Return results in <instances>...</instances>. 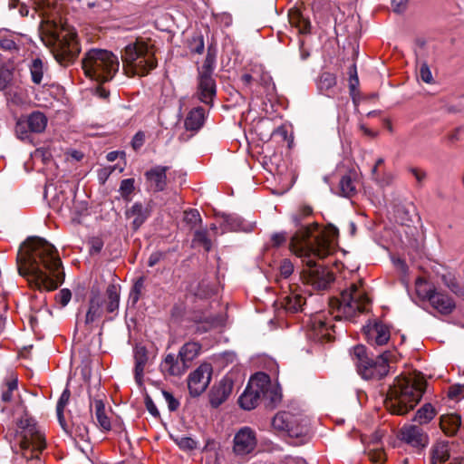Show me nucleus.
<instances>
[{"label":"nucleus","instance_id":"18","mask_svg":"<svg viewBox=\"0 0 464 464\" xmlns=\"http://www.w3.org/2000/svg\"><path fill=\"white\" fill-rule=\"evenodd\" d=\"M217 85L212 75L198 74V83L197 95L198 100L207 104L212 105L213 99L216 96Z\"/></svg>","mask_w":464,"mask_h":464},{"label":"nucleus","instance_id":"61","mask_svg":"<svg viewBox=\"0 0 464 464\" xmlns=\"http://www.w3.org/2000/svg\"><path fill=\"white\" fill-rule=\"evenodd\" d=\"M144 368V361H138V362H135L134 374L137 382H140L143 376Z\"/></svg>","mask_w":464,"mask_h":464},{"label":"nucleus","instance_id":"23","mask_svg":"<svg viewBox=\"0 0 464 464\" xmlns=\"http://www.w3.org/2000/svg\"><path fill=\"white\" fill-rule=\"evenodd\" d=\"M390 337V328L382 323L374 324L367 331L368 341L372 344L383 345L387 343Z\"/></svg>","mask_w":464,"mask_h":464},{"label":"nucleus","instance_id":"27","mask_svg":"<svg viewBox=\"0 0 464 464\" xmlns=\"http://www.w3.org/2000/svg\"><path fill=\"white\" fill-rule=\"evenodd\" d=\"M288 20L291 26L295 27L299 34H306L310 33V20L304 16L300 9L291 8L288 12Z\"/></svg>","mask_w":464,"mask_h":464},{"label":"nucleus","instance_id":"15","mask_svg":"<svg viewBox=\"0 0 464 464\" xmlns=\"http://www.w3.org/2000/svg\"><path fill=\"white\" fill-rule=\"evenodd\" d=\"M256 446V432L249 427L241 428L234 437L233 450L236 455H247Z\"/></svg>","mask_w":464,"mask_h":464},{"label":"nucleus","instance_id":"37","mask_svg":"<svg viewBox=\"0 0 464 464\" xmlns=\"http://www.w3.org/2000/svg\"><path fill=\"white\" fill-rule=\"evenodd\" d=\"M436 415V411L430 403L424 404L416 412L414 420L420 424H425L430 422Z\"/></svg>","mask_w":464,"mask_h":464},{"label":"nucleus","instance_id":"22","mask_svg":"<svg viewBox=\"0 0 464 464\" xmlns=\"http://www.w3.org/2000/svg\"><path fill=\"white\" fill-rule=\"evenodd\" d=\"M429 302L436 311L444 315L451 314L456 307L454 300L449 295L440 291L433 293Z\"/></svg>","mask_w":464,"mask_h":464},{"label":"nucleus","instance_id":"44","mask_svg":"<svg viewBox=\"0 0 464 464\" xmlns=\"http://www.w3.org/2000/svg\"><path fill=\"white\" fill-rule=\"evenodd\" d=\"M70 396H71L70 391L68 389H65L58 400V402L56 405V411H57V417L60 421H62V420L63 419V410L69 402Z\"/></svg>","mask_w":464,"mask_h":464},{"label":"nucleus","instance_id":"64","mask_svg":"<svg viewBox=\"0 0 464 464\" xmlns=\"http://www.w3.org/2000/svg\"><path fill=\"white\" fill-rule=\"evenodd\" d=\"M162 256H163V255H162V253H160V252H155V253H152V254L150 256L149 259H148V266H149L150 267H152V266H154L155 265H157V264L160 261V259L162 258Z\"/></svg>","mask_w":464,"mask_h":464},{"label":"nucleus","instance_id":"34","mask_svg":"<svg viewBox=\"0 0 464 464\" xmlns=\"http://www.w3.org/2000/svg\"><path fill=\"white\" fill-rule=\"evenodd\" d=\"M29 71L32 82L34 84H41L44 72V64L42 59L38 57L33 59L31 63L29 64Z\"/></svg>","mask_w":464,"mask_h":464},{"label":"nucleus","instance_id":"20","mask_svg":"<svg viewBox=\"0 0 464 464\" xmlns=\"http://www.w3.org/2000/svg\"><path fill=\"white\" fill-rule=\"evenodd\" d=\"M169 167L155 166L145 172L147 185L154 192L163 191L167 187V171Z\"/></svg>","mask_w":464,"mask_h":464},{"label":"nucleus","instance_id":"3","mask_svg":"<svg viewBox=\"0 0 464 464\" xmlns=\"http://www.w3.org/2000/svg\"><path fill=\"white\" fill-rule=\"evenodd\" d=\"M371 304L364 283L362 279L351 283L342 291L340 297L329 300L328 313L321 311L314 314L309 321L307 336L314 342L324 343L334 339L333 321H353L367 311Z\"/></svg>","mask_w":464,"mask_h":464},{"label":"nucleus","instance_id":"11","mask_svg":"<svg viewBox=\"0 0 464 464\" xmlns=\"http://www.w3.org/2000/svg\"><path fill=\"white\" fill-rule=\"evenodd\" d=\"M272 427L292 438H304L309 433V420L302 413L280 411L272 420Z\"/></svg>","mask_w":464,"mask_h":464},{"label":"nucleus","instance_id":"35","mask_svg":"<svg viewBox=\"0 0 464 464\" xmlns=\"http://www.w3.org/2000/svg\"><path fill=\"white\" fill-rule=\"evenodd\" d=\"M5 98L8 103L20 106L25 103L26 96L19 87H11L5 92Z\"/></svg>","mask_w":464,"mask_h":464},{"label":"nucleus","instance_id":"25","mask_svg":"<svg viewBox=\"0 0 464 464\" xmlns=\"http://www.w3.org/2000/svg\"><path fill=\"white\" fill-rule=\"evenodd\" d=\"M103 313V300L98 294H92L85 314L84 323L90 325L99 320Z\"/></svg>","mask_w":464,"mask_h":464},{"label":"nucleus","instance_id":"46","mask_svg":"<svg viewBox=\"0 0 464 464\" xmlns=\"http://www.w3.org/2000/svg\"><path fill=\"white\" fill-rule=\"evenodd\" d=\"M448 396L451 400L459 401L464 398V384H454L449 387Z\"/></svg>","mask_w":464,"mask_h":464},{"label":"nucleus","instance_id":"38","mask_svg":"<svg viewBox=\"0 0 464 464\" xmlns=\"http://www.w3.org/2000/svg\"><path fill=\"white\" fill-rule=\"evenodd\" d=\"M17 390V378L14 374L9 375L2 388V401L8 402L13 397V392Z\"/></svg>","mask_w":464,"mask_h":464},{"label":"nucleus","instance_id":"41","mask_svg":"<svg viewBox=\"0 0 464 464\" xmlns=\"http://www.w3.org/2000/svg\"><path fill=\"white\" fill-rule=\"evenodd\" d=\"M184 221L193 229L201 224L202 219L198 209L190 208L184 212Z\"/></svg>","mask_w":464,"mask_h":464},{"label":"nucleus","instance_id":"28","mask_svg":"<svg viewBox=\"0 0 464 464\" xmlns=\"http://www.w3.org/2000/svg\"><path fill=\"white\" fill-rule=\"evenodd\" d=\"M462 425L461 417L456 413L445 414L440 417V426L447 436H454Z\"/></svg>","mask_w":464,"mask_h":464},{"label":"nucleus","instance_id":"52","mask_svg":"<svg viewBox=\"0 0 464 464\" xmlns=\"http://www.w3.org/2000/svg\"><path fill=\"white\" fill-rule=\"evenodd\" d=\"M145 278L143 276L139 277L131 289L130 296L134 301H137L140 298V295L144 287Z\"/></svg>","mask_w":464,"mask_h":464},{"label":"nucleus","instance_id":"39","mask_svg":"<svg viewBox=\"0 0 464 464\" xmlns=\"http://www.w3.org/2000/svg\"><path fill=\"white\" fill-rule=\"evenodd\" d=\"M415 289L417 295L422 299H428L430 301V296L436 292L429 283L421 276H419L415 280Z\"/></svg>","mask_w":464,"mask_h":464},{"label":"nucleus","instance_id":"9","mask_svg":"<svg viewBox=\"0 0 464 464\" xmlns=\"http://www.w3.org/2000/svg\"><path fill=\"white\" fill-rule=\"evenodd\" d=\"M262 398L276 403L280 400V394L272 387L268 374L256 372L250 378L247 387L238 399V403L242 409L250 411L258 405Z\"/></svg>","mask_w":464,"mask_h":464},{"label":"nucleus","instance_id":"12","mask_svg":"<svg viewBox=\"0 0 464 464\" xmlns=\"http://www.w3.org/2000/svg\"><path fill=\"white\" fill-rule=\"evenodd\" d=\"M47 117L41 111H33L26 117L18 119L15 124V132L20 140H25L30 132L41 133L47 126Z\"/></svg>","mask_w":464,"mask_h":464},{"label":"nucleus","instance_id":"21","mask_svg":"<svg viewBox=\"0 0 464 464\" xmlns=\"http://www.w3.org/2000/svg\"><path fill=\"white\" fill-rule=\"evenodd\" d=\"M160 369L162 372L169 375L180 376L188 369V366L179 356V354L175 355L173 353H169L160 363Z\"/></svg>","mask_w":464,"mask_h":464},{"label":"nucleus","instance_id":"63","mask_svg":"<svg viewBox=\"0 0 464 464\" xmlns=\"http://www.w3.org/2000/svg\"><path fill=\"white\" fill-rule=\"evenodd\" d=\"M321 83L329 88L336 83V80L332 74L325 73L321 77Z\"/></svg>","mask_w":464,"mask_h":464},{"label":"nucleus","instance_id":"50","mask_svg":"<svg viewBox=\"0 0 464 464\" xmlns=\"http://www.w3.org/2000/svg\"><path fill=\"white\" fill-rule=\"evenodd\" d=\"M72 298V293L69 289L63 288L59 291V293L55 295V300L58 304H61L62 307H64L68 304Z\"/></svg>","mask_w":464,"mask_h":464},{"label":"nucleus","instance_id":"58","mask_svg":"<svg viewBox=\"0 0 464 464\" xmlns=\"http://www.w3.org/2000/svg\"><path fill=\"white\" fill-rule=\"evenodd\" d=\"M408 0H392L393 12L397 14L403 13L406 9Z\"/></svg>","mask_w":464,"mask_h":464},{"label":"nucleus","instance_id":"47","mask_svg":"<svg viewBox=\"0 0 464 464\" xmlns=\"http://www.w3.org/2000/svg\"><path fill=\"white\" fill-rule=\"evenodd\" d=\"M294 272V265L289 259H284L279 266V274L282 278H288Z\"/></svg>","mask_w":464,"mask_h":464},{"label":"nucleus","instance_id":"56","mask_svg":"<svg viewBox=\"0 0 464 464\" xmlns=\"http://www.w3.org/2000/svg\"><path fill=\"white\" fill-rule=\"evenodd\" d=\"M163 396L168 403V407L170 411H175L179 407V402L174 398V396L169 392H163Z\"/></svg>","mask_w":464,"mask_h":464},{"label":"nucleus","instance_id":"10","mask_svg":"<svg viewBox=\"0 0 464 464\" xmlns=\"http://www.w3.org/2000/svg\"><path fill=\"white\" fill-rule=\"evenodd\" d=\"M50 34L55 44L53 51L55 60L61 65L68 66L76 59L80 52L76 33L63 27L58 28L54 24Z\"/></svg>","mask_w":464,"mask_h":464},{"label":"nucleus","instance_id":"55","mask_svg":"<svg viewBox=\"0 0 464 464\" xmlns=\"http://www.w3.org/2000/svg\"><path fill=\"white\" fill-rule=\"evenodd\" d=\"M0 48L5 51H18L16 43L9 37H5L0 40Z\"/></svg>","mask_w":464,"mask_h":464},{"label":"nucleus","instance_id":"17","mask_svg":"<svg viewBox=\"0 0 464 464\" xmlns=\"http://www.w3.org/2000/svg\"><path fill=\"white\" fill-rule=\"evenodd\" d=\"M151 209L149 204L144 205L141 202H135L125 211L127 219L131 220L130 226L134 231H137L150 218Z\"/></svg>","mask_w":464,"mask_h":464},{"label":"nucleus","instance_id":"31","mask_svg":"<svg viewBox=\"0 0 464 464\" xmlns=\"http://www.w3.org/2000/svg\"><path fill=\"white\" fill-rule=\"evenodd\" d=\"M94 404V413L97 420V425L103 430L109 431L111 429V423L110 418L106 414L105 404L101 399H95L93 401Z\"/></svg>","mask_w":464,"mask_h":464},{"label":"nucleus","instance_id":"45","mask_svg":"<svg viewBox=\"0 0 464 464\" xmlns=\"http://www.w3.org/2000/svg\"><path fill=\"white\" fill-rule=\"evenodd\" d=\"M13 81V72L5 66L0 67V91L7 89Z\"/></svg>","mask_w":464,"mask_h":464},{"label":"nucleus","instance_id":"1","mask_svg":"<svg viewBox=\"0 0 464 464\" xmlns=\"http://www.w3.org/2000/svg\"><path fill=\"white\" fill-rule=\"evenodd\" d=\"M338 229L329 226L320 229L317 223L300 227L291 237L289 249L306 265L304 279L316 290H325L334 276L328 268L317 266L315 258H324L335 251Z\"/></svg>","mask_w":464,"mask_h":464},{"label":"nucleus","instance_id":"2","mask_svg":"<svg viewBox=\"0 0 464 464\" xmlns=\"http://www.w3.org/2000/svg\"><path fill=\"white\" fill-rule=\"evenodd\" d=\"M17 270L33 289L53 291L63 283L62 261L53 245L38 237H28L16 256Z\"/></svg>","mask_w":464,"mask_h":464},{"label":"nucleus","instance_id":"62","mask_svg":"<svg viewBox=\"0 0 464 464\" xmlns=\"http://www.w3.org/2000/svg\"><path fill=\"white\" fill-rule=\"evenodd\" d=\"M409 170L415 177L416 180L419 183L422 182L425 179V178H426L425 171H423V170H421L420 169L411 168Z\"/></svg>","mask_w":464,"mask_h":464},{"label":"nucleus","instance_id":"7","mask_svg":"<svg viewBox=\"0 0 464 464\" xmlns=\"http://www.w3.org/2000/svg\"><path fill=\"white\" fill-rule=\"evenodd\" d=\"M85 75L98 83L111 81L119 71L120 62L111 52L104 49H91L82 58Z\"/></svg>","mask_w":464,"mask_h":464},{"label":"nucleus","instance_id":"33","mask_svg":"<svg viewBox=\"0 0 464 464\" xmlns=\"http://www.w3.org/2000/svg\"><path fill=\"white\" fill-rule=\"evenodd\" d=\"M120 285L111 284L106 289V311L114 313L119 308L120 304Z\"/></svg>","mask_w":464,"mask_h":464},{"label":"nucleus","instance_id":"40","mask_svg":"<svg viewBox=\"0 0 464 464\" xmlns=\"http://www.w3.org/2000/svg\"><path fill=\"white\" fill-rule=\"evenodd\" d=\"M134 184L135 180L132 178L122 179L121 182L119 192L126 202L131 200V195L135 190Z\"/></svg>","mask_w":464,"mask_h":464},{"label":"nucleus","instance_id":"60","mask_svg":"<svg viewBox=\"0 0 464 464\" xmlns=\"http://www.w3.org/2000/svg\"><path fill=\"white\" fill-rule=\"evenodd\" d=\"M145 140V134L142 131L137 132L132 140V147L134 150L140 149Z\"/></svg>","mask_w":464,"mask_h":464},{"label":"nucleus","instance_id":"5","mask_svg":"<svg viewBox=\"0 0 464 464\" xmlns=\"http://www.w3.org/2000/svg\"><path fill=\"white\" fill-rule=\"evenodd\" d=\"M426 386L427 382L420 372L397 378L385 400L387 410L392 414H406L420 401Z\"/></svg>","mask_w":464,"mask_h":464},{"label":"nucleus","instance_id":"51","mask_svg":"<svg viewBox=\"0 0 464 464\" xmlns=\"http://www.w3.org/2000/svg\"><path fill=\"white\" fill-rule=\"evenodd\" d=\"M214 62V56L208 53L198 74L212 75Z\"/></svg>","mask_w":464,"mask_h":464},{"label":"nucleus","instance_id":"49","mask_svg":"<svg viewBox=\"0 0 464 464\" xmlns=\"http://www.w3.org/2000/svg\"><path fill=\"white\" fill-rule=\"evenodd\" d=\"M419 74L420 79L426 83H432L433 77L429 65L426 63L420 64L419 69Z\"/></svg>","mask_w":464,"mask_h":464},{"label":"nucleus","instance_id":"42","mask_svg":"<svg viewBox=\"0 0 464 464\" xmlns=\"http://www.w3.org/2000/svg\"><path fill=\"white\" fill-rule=\"evenodd\" d=\"M368 456L370 460L375 464H383L386 460V454L382 447L373 446L369 448Z\"/></svg>","mask_w":464,"mask_h":464},{"label":"nucleus","instance_id":"54","mask_svg":"<svg viewBox=\"0 0 464 464\" xmlns=\"http://www.w3.org/2000/svg\"><path fill=\"white\" fill-rule=\"evenodd\" d=\"M443 283L455 294H459L460 292V287L457 282V280L451 276H442Z\"/></svg>","mask_w":464,"mask_h":464},{"label":"nucleus","instance_id":"24","mask_svg":"<svg viewBox=\"0 0 464 464\" xmlns=\"http://www.w3.org/2000/svg\"><path fill=\"white\" fill-rule=\"evenodd\" d=\"M232 392V383L227 380H221L218 385L214 386L210 392L209 401L213 407H218L230 395Z\"/></svg>","mask_w":464,"mask_h":464},{"label":"nucleus","instance_id":"59","mask_svg":"<svg viewBox=\"0 0 464 464\" xmlns=\"http://www.w3.org/2000/svg\"><path fill=\"white\" fill-rule=\"evenodd\" d=\"M359 84V79H358V76H357V72H356V66L355 65H353L351 68H350V89L351 91H354L355 88L358 86Z\"/></svg>","mask_w":464,"mask_h":464},{"label":"nucleus","instance_id":"57","mask_svg":"<svg viewBox=\"0 0 464 464\" xmlns=\"http://www.w3.org/2000/svg\"><path fill=\"white\" fill-rule=\"evenodd\" d=\"M90 253L98 254L103 247V241L100 237H92L90 241Z\"/></svg>","mask_w":464,"mask_h":464},{"label":"nucleus","instance_id":"26","mask_svg":"<svg viewBox=\"0 0 464 464\" xmlns=\"http://www.w3.org/2000/svg\"><path fill=\"white\" fill-rule=\"evenodd\" d=\"M288 20L291 26L295 27L299 34H306L310 33V20L304 16L300 9L291 8L288 12Z\"/></svg>","mask_w":464,"mask_h":464},{"label":"nucleus","instance_id":"14","mask_svg":"<svg viewBox=\"0 0 464 464\" xmlns=\"http://www.w3.org/2000/svg\"><path fill=\"white\" fill-rule=\"evenodd\" d=\"M279 303L289 313H297L304 310L305 297L300 286L288 285V290L284 291L279 297Z\"/></svg>","mask_w":464,"mask_h":464},{"label":"nucleus","instance_id":"6","mask_svg":"<svg viewBox=\"0 0 464 464\" xmlns=\"http://www.w3.org/2000/svg\"><path fill=\"white\" fill-rule=\"evenodd\" d=\"M124 73L129 76H145L157 67L154 46L137 39L121 51Z\"/></svg>","mask_w":464,"mask_h":464},{"label":"nucleus","instance_id":"8","mask_svg":"<svg viewBox=\"0 0 464 464\" xmlns=\"http://www.w3.org/2000/svg\"><path fill=\"white\" fill-rule=\"evenodd\" d=\"M357 372L365 380H380L390 371V362L395 360L394 352L386 351L382 354L372 357L366 353L363 345H356L351 353Z\"/></svg>","mask_w":464,"mask_h":464},{"label":"nucleus","instance_id":"13","mask_svg":"<svg viewBox=\"0 0 464 464\" xmlns=\"http://www.w3.org/2000/svg\"><path fill=\"white\" fill-rule=\"evenodd\" d=\"M212 372V365L204 362L188 375V387L190 395L196 397L206 391L210 382Z\"/></svg>","mask_w":464,"mask_h":464},{"label":"nucleus","instance_id":"53","mask_svg":"<svg viewBox=\"0 0 464 464\" xmlns=\"http://www.w3.org/2000/svg\"><path fill=\"white\" fill-rule=\"evenodd\" d=\"M287 238L285 232L275 233L271 237V246L279 247L287 242Z\"/></svg>","mask_w":464,"mask_h":464},{"label":"nucleus","instance_id":"36","mask_svg":"<svg viewBox=\"0 0 464 464\" xmlns=\"http://www.w3.org/2000/svg\"><path fill=\"white\" fill-rule=\"evenodd\" d=\"M339 188L343 196L352 197L356 192V181L350 174L344 175L339 182Z\"/></svg>","mask_w":464,"mask_h":464},{"label":"nucleus","instance_id":"43","mask_svg":"<svg viewBox=\"0 0 464 464\" xmlns=\"http://www.w3.org/2000/svg\"><path fill=\"white\" fill-rule=\"evenodd\" d=\"M193 241L200 244L208 252L211 249V240L208 238V231L206 229L196 230Z\"/></svg>","mask_w":464,"mask_h":464},{"label":"nucleus","instance_id":"32","mask_svg":"<svg viewBox=\"0 0 464 464\" xmlns=\"http://www.w3.org/2000/svg\"><path fill=\"white\" fill-rule=\"evenodd\" d=\"M205 110L201 107H197L191 110L186 120L185 126L189 130H198L204 123Z\"/></svg>","mask_w":464,"mask_h":464},{"label":"nucleus","instance_id":"19","mask_svg":"<svg viewBox=\"0 0 464 464\" xmlns=\"http://www.w3.org/2000/svg\"><path fill=\"white\" fill-rule=\"evenodd\" d=\"M401 440L413 447H424L428 442V437L420 426L404 425L400 430Z\"/></svg>","mask_w":464,"mask_h":464},{"label":"nucleus","instance_id":"16","mask_svg":"<svg viewBox=\"0 0 464 464\" xmlns=\"http://www.w3.org/2000/svg\"><path fill=\"white\" fill-rule=\"evenodd\" d=\"M429 464H459V458L450 459L449 441L439 440L430 449Z\"/></svg>","mask_w":464,"mask_h":464},{"label":"nucleus","instance_id":"30","mask_svg":"<svg viewBox=\"0 0 464 464\" xmlns=\"http://www.w3.org/2000/svg\"><path fill=\"white\" fill-rule=\"evenodd\" d=\"M201 344L198 342H188L179 350V356L189 367L190 363L201 352Z\"/></svg>","mask_w":464,"mask_h":464},{"label":"nucleus","instance_id":"4","mask_svg":"<svg viewBox=\"0 0 464 464\" xmlns=\"http://www.w3.org/2000/svg\"><path fill=\"white\" fill-rule=\"evenodd\" d=\"M45 448V435L36 421L27 415L21 417L14 438V464H44L41 456Z\"/></svg>","mask_w":464,"mask_h":464},{"label":"nucleus","instance_id":"48","mask_svg":"<svg viewBox=\"0 0 464 464\" xmlns=\"http://www.w3.org/2000/svg\"><path fill=\"white\" fill-rule=\"evenodd\" d=\"M174 440L181 450H194L197 448V442L189 437H179Z\"/></svg>","mask_w":464,"mask_h":464},{"label":"nucleus","instance_id":"29","mask_svg":"<svg viewBox=\"0 0 464 464\" xmlns=\"http://www.w3.org/2000/svg\"><path fill=\"white\" fill-rule=\"evenodd\" d=\"M53 208L62 214L72 213L73 197L70 193L67 195L63 191L57 193L52 200Z\"/></svg>","mask_w":464,"mask_h":464}]
</instances>
